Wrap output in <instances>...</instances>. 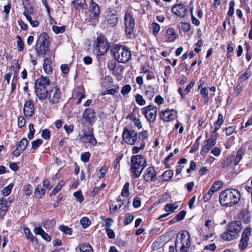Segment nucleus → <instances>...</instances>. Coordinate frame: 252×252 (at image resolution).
Returning a JSON list of instances; mask_svg holds the SVG:
<instances>
[{"mask_svg":"<svg viewBox=\"0 0 252 252\" xmlns=\"http://www.w3.org/2000/svg\"><path fill=\"white\" fill-rule=\"evenodd\" d=\"M14 198L12 197L2 196L0 197V217H3L6 214L11 203L13 202Z\"/></svg>","mask_w":252,"mask_h":252,"instance_id":"obj_13","label":"nucleus"},{"mask_svg":"<svg viewBox=\"0 0 252 252\" xmlns=\"http://www.w3.org/2000/svg\"><path fill=\"white\" fill-rule=\"evenodd\" d=\"M134 219V216L130 214H126L124 220V223L125 225H127L131 223Z\"/></svg>","mask_w":252,"mask_h":252,"instance_id":"obj_58","label":"nucleus"},{"mask_svg":"<svg viewBox=\"0 0 252 252\" xmlns=\"http://www.w3.org/2000/svg\"><path fill=\"white\" fill-rule=\"evenodd\" d=\"M73 97L74 99H77L76 104H79L83 99L85 98V95L79 91V90H75L73 94Z\"/></svg>","mask_w":252,"mask_h":252,"instance_id":"obj_30","label":"nucleus"},{"mask_svg":"<svg viewBox=\"0 0 252 252\" xmlns=\"http://www.w3.org/2000/svg\"><path fill=\"white\" fill-rule=\"evenodd\" d=\"M52 61L50 58H46L44 60L43 69L47 74H50L52 73L53 69L51 65Z\"/></svg>","mask_w":252,"mask_h":252,"instance_id":"obj_27","label":"nucleus"},{"mask_svg":"<svg viewBox=\"0 0 252 252\" xmlns=\"http://www.w3.org/2000/svg\"><path fill=\"white\" fill-rule=\"evenodd\" d=\"M157 93L158 89L155 88L153 86L148 85L145 87L144 94L146 98L149 100H152Z\"/></svg>","mask_w":252,"mask_h":252,"instance_id":"obj_24","label":"nucleus"},{"mask_svg":"<svg viewBox=\"0 0 252 252\" xmlns=\"http://www.w3.org/2000/svg\"><path fill=\"white\" fill-rule=\"evenodd\" d=\"M82 135L80 139L83 143H90L93 146H95L97 141L93 134V129L89 127L87 129H83L82 130Z\"/></svg>","mask_w":252,"mask_h":252,"instance_id":"obj_10","label":"nucleus"},{"mask_svg":"<svg viewBox=\"0 0 252 252\" xmlns=\"http://www.w3.org/2000/svg\"><path fill=\"white\" fill-rule=\"evenodd\" d=\"M141 111L149 122L154 123L155 121L157 114V108L156 106L149 105L143 107Z\"/></svg>","mask_w":252,"mask_h":252,"instance_id":"obj_11","label":"nucleus"},{"mask_svg":"<svg viewBox=\"0 0 252 252\" xmlns=\"http://www.w3.org/2000/svg\"><path fill=\"white\" fill-rule=\"evenodd\" d=\"M178 208L177 202L174 204L167 203L164 206V210L166 212H169L170 214L174 212Z\"/></svg>","mask_w":252,"mask_h":252,"instance_id":"obj_35","label":"nucleus"},{"mask_svg":"<svg viewBox=\"0 0 252 252\" xmlns=\"http://www.w3.org/2000/svg\"><path fill=\"white\" fill-rule=\"evenodd\" d=\"M108 169L105 166H102L98 174V178L100 179L104 178L106 174L107 173Z\"/></svg>","mask_w":252,"mask_h":252,"instance_id":"obj_56","label":"nucleus"},{"mask_svg":"<svg viewBox=\"0 0 252 252\" xmlns=\"http://www.w3.org/2000/svg\"><path fill=\"white\" fill-rule=\"evenodd\" d=\"M63 186V182L60 181L51 192L50 195L53 196L56 195L62 189Z\"/></svg>","mask_w":252,"mask_h":252,"instance_id":"obj_51","label":"nucleus"},{"mask_svg":"<svg viewBox=\"0 0 252 252\" xmlns=\"http://www.w3.org/2000/svg\"><path fill=\"white\" fill-rule=\"evenodd\" d=\"M79 248L80 252H94L92 247L87 243L81 244Z\"/></svg>","mask_w":252,"mask_h":252,"instance_id":"obj_40","label":"nucleus"},{"mask_svg":"<svg viewBox=\"0 0 252 252\" xmlns=\"http://www.w3.org/2000/svg\"><path fill=\"white\" fill-rule=\"evenodd\" d=\"M178 92L180 94L181 97L182 99H185L186 97L187 94L189 92V84L186 86L185 90H183L181 87H179L178 89Z\"/></svg>","mask_w":252,"mask_h":252,"instance_id":"obj_43","label":"nucleus"},{"mask_svg":"<svg viewBox=\"0 0 252 252\" xmlns=\"http://www.w3.org/2000/svg\"><path fill=\"white\" fill-rule=\"evenodd\" d=\"M65 27L63 26L62 27H58L56 26H52V30L57 34L63 33L65 31Z\"/></svg>","mask_w":252,"mask_h":252,"instance_id":"obj_62","label":"nucleus"},{"mask_svg":"<svg viewBox=\"0 0 252 252\" xmlns=\"http://www.w3.org/2000/svg\"><path fill=\"white\" fill-rule=\"evenodd\" d=\"M115 59L119 63H126L131 57V52L128 48L122 45H117L111 50Z\"/></svg>","mask_w":252,"mask_h":252,"instance_id":"obj_4","label":"nucleus"},{"mask_svg":"<svg viewBox=\"0 0 252 252\" xmlns=\"http://www.w3.org/2000/svg\"><path fill=\"white\" fill-rule=\"evenodd\" d=\"M117 204L113 206H110V210L111 212H115L118 210L124 204V201L122 200L121 197L119 196L117 200Z\"/></svg>","mask_w":252,"mask_h":252,"instance_id":"obj_37","label":"nucleus"},{"mask_svg":"<svg viewBox=\"0 0 252 252\" xmlns=\"http://www.w3.org/2000/svg\"><path fill=\"white\" fill-rule=\"evenodd\" d=\"M173 175V173L171 170H167L164 172L162 176L165 181H168L171 179Z\"/></svg>","mask_w":252,"mask_h":252,"instance_id":"obj_53","label":"nucleus"},{"mask_svg":"<svg viewBox=\"0 0 252 252\" xmlns=\"http://www.w3.org/2000/svg\"><path fill=\"white\" fill-rule=\"evenodd\" d=\"M23 15L26 17L27 20L30 22L32 27H36L38 26V22L36 20H32V17L27 13V12H24Z\"/></svg>","mask_w":252,"mask_h":252,"instance_id":"obj_44","label":"nucleus"},{"mask_svg":"<svg viewBox=\"0 0 252 252\" xmlns=\"http://www.w3.org/2000/svg\"><path fill=\"white\" fill-rule=\"evenodd\" d=\"M221 237L223 240L225 241H231L237 238L235 234H232L230 232L227 231V229H226L225 232L221 235Z\"/></svg>","mask_w":252,"mask_h":252,"instance_id":"obj_31","label":"nucleus"},{"mask_svg":"<svg viewBox=\"0 0 252 252\" xmlns=\"http://www.w3.org/2000/svg\"><path fill=\"white\" fill-rule=\"evenodd\" d=\"M129 183L128 182L126 183L122 189V192H121V195L123 197H127L129 194Z\"/></svg>","mask_w":252,"mask_h":252,"instance_id":"obj_46","label":"nucleus"},{"mask_svg":"<svg viewBox=\"0 0 252 252\" xmlns=\"http://www.w3.org/2000/svg\"><path fill=\"white\" fill-rule=\"evenodd\" d=\"M34 232L36 234L40 235L44 240L47 242H50L51 240V236L40 227H35L34 229Z\"/></svg>","mask_w":252,"mask_h":252,"instance_id":"obj_26","label":"nucleus"},{"mask_svg":"<svg viewBox=\"0 0 252 252\" xmlns=\"http://www.w3.org/2000/svg\"><path fill=\"white\" fill-rule=\"evenodd\" d=\"M149 29L152 31L153 34L156 36L160 30V26L158 24L153 22L150 25Z\"/></svg>","mask_w":252,"mask_h":252,"instance_id":"obj_32","label":"nucleus"},{"mask_svg":"<svg viewBox=\"0 0 252 252\" xmlns=\"http://www.w3.org/2000/svg\"><path fill=\"white\" fill-rule=\"evenodd\" d=\"M109 48V43L104 37L99 36L97 38L96 44L94 46V50L97 55H104L107 52Z\"/></svg>","mask_w":252,"mask_h":252,"instance_id":"obj_6","label":"nucleus"},{"mask_svg":"<svg viewBox=\"0 0 252 252\" xmlns=\"http://www.w3.org/2000/svg\"><path fill=\"white\" fill-rule=\"evenodd\" d=\"M73 195L76 198V200L79 203H81L84 200V197L81 190L74 192Z\"/></svg>","mask_w":252,"mask_h":252,"instance_id":"obj_57","label":"nucleus"},{"mask_svg":"<svg viewBox=\"0 0 252 252\" xmlns=\"http://www.w3.org/2000/svg\"><path fill=\"white\" fill-rule=\"evenodd\" d=\"M124 19L126 34L128 38H131L134 35V28L135 26L134 18L130 13L127 12L125 14Z\"/></svg>","mask_w":252,"mask_h":252,"instance_id":"obj_8","label":"nucleus"},{"mask_svg":"<svg viewBox=\"0 0 252 252\" xmlns=\"http://www.w3.org/2000/svg\"><path fill=\"white\" fill-rule=\"evenodd\" d=\"M145 146V143L144 141L141 142L140 144V146L139 147L134 146L132 149V154H137L140 150L144 149Z\"/></svg>","mask_w":252,"mask_h":252,"instance_id":"obj_59","label":"nucleus"},{"mask_svg":"<svg viewBox=\"0 0 252 252\" xmlns=\"http://www.w3.org/2000/svg\"><path fill=\"white\" fill-rule=\"evenodd\" d=\"M234 158L233 155H230L229 157L224 160L221 163L222 167L225 168L229 166L232 163L234 164Z\"/></svg>","mask_w":252,"mask_h":252,"instance_id":"obj_38","label":"nucleus"},{"mask_svg":"<svg viewBox=\"0 0 252 252\" xmlns=\"http://www.w3.org/2000/svg\"><path fill=\"white\" fill-rule=\"evenodd\" d=\"M131 91V87L130 85H125L121 89V93L123 95H125L128 94Z\"/></svg>","mask_w":252,"mask_h":252,"instance_id":"obj_61","label":"nucleus"},{"mask_svg":"<svg viewBox=\"0 0 252 252\" xmlns=\"http://www.w3.org/2000/svg\"><path fill=\"white\" fill-rule=\"evenodd\" d=\"M34 112L33 101L30 99L27 100L24 105V113L26 117H31Z\"/></svg>","mask_w":252,"mask_h":252,"instance_id":"obj_22","label":"nucleus"},{"mask_svg":"<svg viewBox=\"0 0 252 252\" xmlns=\"http://www.w3.org/2000/svg\"><path fill=\"white\" fill-rule=\"evenodd\" d=\"M95 115V112L93 109H86L82 114V124L87 123L92 125L96 119Z\"/></svg>","mask_w":252,"mask_h":252,"instance_id":"obj_14","label":"nucleus"},{"mask_svg":"<svg viewBox=\"0 0 252 252\" xmlns=\"http://www.w3.org/2000/svg\"><path fill=\"white\" fill-rule=\"evenodd\" d=\"M224 122L223 115L221 114H219L218 115V120L215 123V129L213 132V134L215 135L218 133H217V131L219 129L221 125L223 124Z\"/></svg>","mask_w":252,"mask_h":252,"instance_id":"obj_29","label":"nucleus"},{"mask_svg":"<svg viewBox=\"0 0 252 252\" xmlns=\"http://www.w3.org/2000/svg\"><path fill=\"white\" fill-rule=\"evenodd\" d=\"M49 37L46 32H42L36 41L35 50L38 56L45 55L49 50Z\"/></svg>","mask_w":252,"mask_h":252,"instance_id":"obj_5","label":"nucleus"},{"mask_svg":"<svg viewBox=\"0 0 252 252\" xmlns=\"http://www.w3.org/2000/svg\"><path fill=\"white\" fill-rule=\"evenodd\" d=\"M29 143L28 140L26 138H23L16 144L17 148L20 149V151H24L27 148Z\"/></svg>","mask_w":252,"mask_h":252,"instance_id":"obj_39","label":"nucleus"},{"mask_svg":"<svg viewBox=\"0 0 252 252\" xmlns=\"http://www.w3.org/2000/svg\"><path fill=\"white\" fill-rule=\"evenodd\" d=\"M217 134H212L211 137L204 141V145L200 151L202 155L207 154L216 143Z\"/></svg>","mask_w":252,"mask_h":252,"instance_id":"obj_17","label":"nucleus"},{"mask_svg":"<svg viewBox=\"0 0 252 252\" xmlns=\"http://www.w3.org/2000/svg\"><path fill=\"white\" fill-rule=\"evenodd\" d=\"M240 197V194L237 190L228 189L221 191L219 199L222 206L231 207L239 202Z\"/></svg>","mask_w":252,"mask_h":252,"instance_id":"obj_1","label":"nucleus"},{"mask_svg":"<svg viewBox=\"0 0 252 252\" xmlns=\"http://www.w3.org/2000/svg\"><path fill=\"white\" fill-rule=\"evenodd\" d=\"M90 156L89 152L83 153L81 155V160L84 162H87L89 161Z\"/></svg>","mask_w":252,"mask_h":252,"instance_id":"obj_64","label":"nucleus"},{"mask_svg":"<svg viewBox=\"0 0 252 252\" xmlns=\"http://www.w3.org/2000/svg\"><path fill=\"white\" fill-rule=\"evenodd\" d=\"M123 139L129 145H134L137 139V133L132 128L125 127L123 132Z\"/></svg>","mask_w":252,"mask_h":252,"instance_id":"obj_7","label":"nucleus"},{"mask_svg":"<svg viewBox=\"0 0 252 252\" xmlns=\"http://www.w3.org/2000/svg\"><path fill=\"white\" fill-rule=\"evenodd\" d=\"M80 223L84 228L88 227L91 224V221L87 217H83L80 220Z\"/></svg>","mask_w":252,"mask_h":252,"instance_id":"obj_54","label":"nucleus"},{"mask_svg":"<svg viewBox=\"0 0 252 252\" xmlns=\"http://www.w3.org/2000/svg\"><path fill=\"white\" fill-rule=\"evenodd\" d=\"M13 186L12 184H10L7 186L3 189L1 190V193L4 197H5L10 194Z\"/></svg>","mask_w":252,"mask_h":252,"instance_id":"obj_48","label":"nucleus"},{"mask_svg":"<svg viewBox=\"0 0 252 252\" xmlns=\"http://www.w3.org/2000/svg\"><path fill=\"white\" fill-rule=\"evenodd\" d=\"M60 230L66 235H71L72 231L71 228L64 225H61L59 226Z\"/></svg>","mask_w":252,"mask_h":252,"instance_id":"obj_52","label":"nucleus"},{"mask_svg":"<svg viewBox=\"0 0 252 252\" xmlns=\"http://www.w3.org/2000/svg\"><path fill=\"white\" fill-rule=\"evenodd\" d=\"M178 27L180 31L184 32H187L189 31V24L186 22H181L178 25Z\"/></svg>","mask_w":252,"mask_h":252,"instance_id":"obj_45","label":"nucleus"},{"mask_svg":"<svg viewBox=\"0 0 252 252\" xmlns=\"http://www.w3.org/2000/svg\"><path fill=\"white\" fill-rule=\"evenodd\" d=\"M223 183L222 182L218 181L215 182L213 185L211 187V191H215V192L219 190L222 186Z\"/></svg>","mask_w":252,"mask_h":252,"instance_id":"obj_49","label":"nucleus"},{"mask_svg":"<svg viewBox=\"0 0 252 252\" xmlns=\"http://www.w3.org/2000/svg\"><path fill=\"white\" fill-rule=\"evenodd\" d=\"M43 142V140L38 139L32 142V149H37Z\"/></svg>","mask_w":252,"mask_h":252,"instance_id":"obj_55","label":"nucleus"},{"mask_svg":"<svg viewBox=\"0 0 252 252\" xmlns=\"http://www.w3.org/2000/svg\"><path fill=\"white\" fill-rule=\"evenodd\" d=\"M172 11L179 17L184 18L186 15L188 9L186 6L182 3H180L173 6Z\"/></svg>","mask_w":252,"mask_h":252,"instance_id":"obj_21","label":"nucleus"},{"mask_svg":"<svg viewBox=\"0 0 252 252\" xmlns=\"http://www.w3.org/2000/svg\"><path fill=\"white\" fill-rule=\"evenodd\" d=\"M245 153V151L242 149H240L237 153V155L235 156V155H233L234 156V165H236L241 160V159L242 158L243 156H244Z\"/></svg>","mask_w":252,"mask_h":252,"instance_id":"obj_36","label":"nucleus"},{"mask_svg":"<svg viewBox=\"0 0 252 252\" xmlns=\"http://www.w3.org/2000/svg\"><path fill=\"white\" fill-rule=\"evenodd\" d=\"M23 4L25 9L24 12H27L28 14H32L33 13V8L31 5L29 0H22Z\"/></svg>","mask_w":252,"mask_h":252,"instance_id":"obj_33","label":"nucleus"},{"mask_svg":"<svg viewBox=\"0 0 252 252\" xmlns=\"http://www.w3.org/2000/svg\"><path fill=\"white\" fill-rule=\"evenodd\" d=\"M119 17L116 11H108L105 16L104 22L109 27H114L117 25Z\"/></svg>","mask_w":252,"mask_h":252,"instance_id":"obj_15","label":"nucleus"},{"mask_svg":"<svg viewBox=\"0 0 252 252\" xmlns=\"http://www.w3.org/2000/svg\"><path fill=\"white\" fill-rule=\"evenodd\" d=\"M24 232L26 235L27 239L30 240L32 242H34V241H35L36 242H37V240L35 238L34 236L33 235L29 228H25L24 229Z\"/></svg>","mask_w":252,"mask_h":252,"instance_id":"obj_42","label":"nucleus"},{"mask_svg":"<svg viewBox=\"0 0 252 252\" xmlns=\"http://www.w3.org/2000/svg\"><path fill=\"white\" fill-rule=\"evenodd\" d=\"M179 35L173 28H170L166 32L164 41L166 42H173L178 38Z\"/></svg>","mask_w":252,"mask_h":252,"instance_id":"obj_23","label":"nucleus"},{"mask_svg":"<svg viewBox=\"0 0 252 252\" xmlns=\"http://www.w3.org/2000/svg\"><path fill=\"white\" fill-rule=\"evenodd\" d=\"M45 190L41 188L40 186H38L34 191V195L36 198H41L45 194Z\"/></svg>","mask_w":252,"mask_h":252,"instance_id":"obj_41","label":"nucleus"},{"mask_svg":"<svg viewBox=\"0 0 252 252\" xmlns=\"http://www.w3.org/2000/svg\"><path fill=\"white\" fill-rule=\"evenodd\" d=\"M16 38L17 39V46L18 50L20 52H22L23 51L25 47L24 42L20 36L17 35Z\"/></svg>","mask_w":252,"mask_h":252,"instance_id":"obj_47","label":"nucleus"},{"mask_svg":"<svg viewBox=\"0 0 252 252\" xmlns=\"http://www.w3.org/2000/svg\"><path fill=\"white\" fill-rule=\"evenodd\" d=\"M51 82L49 77L41 76L34 82L35 93L40 100H45L48 96L47 87Z\"/></svg>","mask_w":252,"mask_h":252,"instance_id":"obj_3","label":"nucleus"},{"mask_svg":"<svg viewBox=\"0 0 252 252\" xmlns=\"http://www.w3.org/2000/svg\"><path fill=\"white\" fill-rule=\"evenodd\" d=\"M159 117L164 122L171 121L177 117V112L173 109L167 108L160 112Z\"/></svg>","mask_w":252,"mask_h":252,"instance_id":"obj_18","label":"nucleus"},{"mask_svg":"<svg viewBox=\"0 0 252 252\" xmlns=\"http://www.w3.org/2000/svg\"><path fill=\"white\" fill-rule=\"evenodd\" d=\"M90 10L91 14H93L94 19L97 18L100 14V10L99 5L94 0H91Z\"/></svg>","mask_w":252,"mask_h":252,"instance_id":"obj_25","label":"nucleus"},{"mask_svg":"<svg viewBox=\"0 0 252 252\" xmlns=\"http://www.w3.org/2000/svg\"><path fill=\"white\" fill-rule=\"evenodd\" d=\"M135 101L136 103L140 105L143 106L146 104V101L144 99L143 96L139 94H137L135 96Z\"/></svg>","mask_w":252,"mask_h":252,"instance_id":"obj_50","label":"nucleus"},{"mask_svg":"<svg viewBox=\"0 0 252 252\" xmlns=\"http://www.w3.org/2000/svg\"><path fill=\"white\" fill-rule=\"evenodd\" d=\"M227 229V231L235 234L237 237L242 229V223L240 221H231L228 224Z\"/></svg>","mask_w":252,"mask_h":252,"instance_id":"obj_20","label":"nucleus"},{"mask_svg":"<svg viewBox=\"0 0 252 252\" xmlns=\"http://www.w3.org/2000/svg\"><path fill=\"white\" fill-rule=\"evenodd\" d=\"M251 233V228H246L242 234L241 239L239 244V248L240 250H244L248 246V241L249 240V236Z\"/></svg>","mask_w":252,"mask_h":252,"instance_id":"obj_19","label":"nucleus"},{"mask_svg":"<svg viewBox=\"0 0 252 252\" xmlns=\"http://www.w3.org/2000/svg\"><path fill=\"white\" fill-rule=\"evenodd\" d=\"M49 102L52 104L60 103L62 100V94L61 89L56 87L48 92V96Z\"/></svg>","mask_w":252,"mask_h":252,"instance_id":"obj_9","label":"nucleus"},{"mask_svg":"<svg viewBox=\"0 0 252 252\" xmlns=\"http://www.w3.org/2000/svg\"><path fill=\"white\" fill-rule=\"evenodd\" d=\"M50 130L49 129H44L42 131L41 136L43 139L48 140L50 138Z\"/></svg>","mask_w":252,"mask_h":252,"instance_id":"obj_63","label":"nucleus"},{"mask_svg":"<svg viewBox=\"0 0 252 252\" xmlns=\"http://www.w3.org/2000/svg\"><path fill=\"white\" fill-rule=\"evenodd\" d=\"M177 237L182 243L180 251L179 252H189V232L187 230H183L179 233Z\"/></svg>","mask_w":252,"mask_h":252,"instance_id":"obj_12","label":"nucleus"},{"mask_svg":"<svg viewBox=\"0 0 252 252\" xmlns=\"http://www.w3.org/2000/svg\"><path fill=\"white\" fill-rule=\"evenodd\" d=\"M204 226L207 228L206 231H214L215 224L213 220L207 219L205 221Z\"/></svg>","mask_w":252,"mask_h":252,"instance_id":"obj_34","label":"nucleus"},{"mask_svg":"<svg viewBox=\"0 0 252 252\" xmlns=\"http://www.w3.org/2000/svg\"><path fill=\"white\" fill-rule=\"evenodd\" d=\"M143 179L147 182H154L157 180V175L155 167L150 166L145 170Z\"/></svg>","mask_w":252,"mask_h":252,"instance_id":"obj_16","label":"nucleus"},{"mask_svg":"<svg viewBox=\"0 0 252 252\" xmlns=\"http://www.w3.org/2000/svg\"><path fill=\"white\" fill-rule=\"evenodd\" d=\"M72 3L76 9H87V8L85 0H73Z\"/></svg>","mask_w":252,"mask_h":252,"instance_id":"obj_28","label":"nucleus"},{"mask_svg":"<svg viewBox=\"0 0 252 252\" xmlns=\"http://www.w3.org/2000/svg\"><path fill=\"white\" fill-rule=\"evenodd\" d=\"M29 132L28 134V138L31 140L33 138V135L35 132V129L32 124H30L29 125Z\"/></svg>","mask_w":252,"mask_h":252,"instance_id":"obj_60","label":"nucleus"},{"mask_svg":"<svg viewBox=\"0 0 252 252\" xmlns=\"http://www.w3.org/2000/svg\"><path fill=\"white\" fill-rule=\"evenodd\" d=\"M130 165L131 177L138 178L147 166L146 158L142 155L132 156L130 158Z\"/></svg>","mask_w":252,"mask_h":252,"instance_id":"obj_2","label":"nucleus"}]
</instances>
